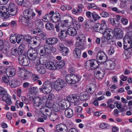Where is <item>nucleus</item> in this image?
Returning a JSON list of instances; mask_svg holds the SVG:
<instances>
[{
    "instance_id": "nucleus-15",
    "label": "nucleus",
    "mask_w": 132,
    "mask_h": 132,
    "mask_svg": "<svg viewBox=\"0 0 132 132\" xmlns=\"http://www.w3.org/2000/svg\"><path fill=\"white\" fill-rule=\"evenodd\" d=\"M46 68L47 69L52 70H55L56 69L55 63L52 61H46L44 64Z\"/></svg>"
},
{
    "instance_id": "nucleus-19",
    "label": "nucleus",
    "mask_w": 132,
    "mask_h": 132,
    "mask_svg": "<svg viewBox=\"0 0 132 132\" xmlns=\"http://www.w3.org/2000/svg\"><path fill=\"white\" fill-rule=\"evenodd\" d=\"M72 18L70 16L67 19L64 21L62 22L61 26L62 27H68L73 23Z\"/></svg>"
},
{
    "instance_id": "nucleus-42",
    "label": "nucleus",
    "mask_w": 132,
    "mask_h": 132,
    "mask_svg": "<svg viewBox=\"0 0 132 132\" xmlns=\"http://www.w3.org/2000/svg\"><path fill=\"white\" fill-rule=\"evenodd\" d=\"M57 130L59 132H67L68 130L67 127L64 124H63L62 127L60 128L59 129L57 128Z\"/></svg>"
},
{
    "instance_id": "nucleus-49",
    "label": "nucleus",
    "mask_w": 132,
    "mask_h": 132,
    "mask_svg": "<svg viewBox=\"0 0 132 132\" xmlns=\"http://www.w3.org/2000/svg\"><path fill=\"white\" fill-rule=\"evenodd\" d=\"M60 51H61V53L63 55L66 56L68 54V49L67 47H65Z\"/></svg>"
},
{
    "instance_id": "nucleus-58",
    "label": "nucleus",
    "mask_w": 132,
    "mask_h": 132,
    "mask_svg": "<svg viewBox=\"0 0 132 132\" xmlns=\"http://www.w3.org/2000/svg\"><path fill=\"white\" fill-rule=\"evenodd\" d=\"M18 49L17 48L13 49L11 50V53L12 55L15 56L18 55Z\"/></svg>"
},
{
    "instance_id": "nucleus-4",
    "label": "nucleus",
    "mask_w": 132,
    "mask_h": 132,
    "mask_svg": "<svg viewBox=\"0 0 132 132\" xmlns=\"http://www.w3.org/2000/svg\"><path fill=\"white\" fill-rule=\"evenodd\" d=\"M27 55L30 59L34 60L37 57V52L35 48H33L32 46H30L27 52Z\"/></svg>"
},
{
    "instance_id": "nucleus-25",
    "label": "nucleus",
    "mask_w": 132,
    "mask_h": 132,
    "mask_svg": "<svg viewBox=\"0 0 132 132\" xmlns=\"http://www.w3.org/2000/svg\"><path fill=\"white\" fill-rule=\"evenodd\" d=\"M58 41L57 38L55 37H51L47 39L45 42L51 45H54L57 43Z\"/></svg>"
},
{
    "instance_id": "nucleus-23",
    "label": "nucleus",
    "mask_w": 132,
    "mask_h": 132,
    "mask_svg": "<svg viewBox=\"0 0 132 132\" xmlns=\"http://www.w3.org/2000/svg\"><path fill=\"white\" fill-rule=\"evenodd\" d=\"M76 45L78 46H79L81 45L82 43L84 42L85 40V35L82 34L80 35L79 37L76 38Z\"/></svg>"
},
{
    "instance_id": "nucleus-29",
    "label": "nucleus",
    "mask_w": 132,
    "mask_h": 132,
    "mask_svg": "<svg viewBox=\"0 0 132 132\" xmlns=\"http://www.w3.org/2000/svg\"><path fill=\"white\" fill-rule=\"evenodd\" d=\"M67 99L69 102L73 103L77 102L78 101V99L77 97L73 95L68 96Z\"/></svg>"
},
{
    "instance_id": "nucleus-50",
    "label": "nucleus",
    "mask_w": 132,
    "mask_h": 132,
    "mask_svg": "<svg viewBox=\"0 0 132 132\" xmlns=\"http://www.w3.org/2000/svg\"><path fill=\"white\" fill-rule=\"evenodd\" d=\"M16 35L12 34L10 37V40L12 43H14L16 42Z\"/></svg>"
},
{
    "instance_id": "nucleus-2",
    "label": "nucleus",
    "mask_w": 132,
    "mask_h": 132,
    "mask_svg": "<svg viewBox=\"0 0 132 132\" xmlns=\"http://www.w3.org/2000/svg\"><path fill=\"white\" fill-rule=\"evenodd\" d=\"M0 95L2 96V100L5 102L8 105H10L12 103L11 98L6 90L3 87L0 86Z\"/></svg>"
},
{
    "instance_id": "nucleus-34",
    "label": "nucleus",
    "mask_w": 132,
    "mask_h": 132,
    "mask_svg": "<svg viewBox=\"0 0 132 132\" xmlns=\"http://www.w3.org/2000/svg\"><path fill=\"white\" fill-rule=\"evenodd\" d=\"M24 39L25 41L28 43L29 47L32 46V39L31 38V36L28 35H25L24 37Z\"/></svg>"
},
{
    "instance_id": "nucleus-24",
    "label": "nucleus",
    "mask_w": 132,
    "mask_h": 132,
    "mask_svg": "<svg viewBox=\"0 0 132 132\" xmlns=\"http://www.w3.org/2000/svg\"><path fill=\"white\" fill-rule=\"evenodd\" d=\"M112 32H110V33H109V34L105 36V37L108 40V43L110 45H113L115 44L114 39L112 38L113 37Z\"/></svg>"
},
{
    "instance_id": "nucleus-37",
    "label": "nucleus",
    "mask_w": 132,
    "mask_h": 132,
    "mask_svg": "<svg viewBox=\"0 0 132 132\" xmlns=\"http://www.w3.org/2000/svg\"><path fill=\"white\" fill-rule=\"evenodd\" d=\"M68 34V31L62 30L61 32L59 34V37L61 39H63L67 37Z\"/></svg>"
},
{
    "instance_id": "nucleus-7",
    "label": "nucleus",
    "mask_w": 132,
    "mask_h": 132,
    "mask_svg": "<svg viewBox=\"0 0 132 132\" xmlns=\"http://www.w3.org/2000/svg\"><path fill=\"white\" fill-rule=\"evenodd\" d=\"M99 65L98 62L95 60H92L87 61L85 63V66L88 67L92 69L97 68Z\"/></svg>"
},
{
    "instance_id": "nucleus-40",
    "label": "nucleus",
    "mask_w": 132,
    "mask_h": 132,
    "mask_svg": "<svg viewBox=\"0 0 132 132\" xmlns=\"http://www.w3.org/2000/svg\"><path fill=\"white\" fill-rule=\"evenodd\" d=\"M51 45L46 43L44 45V48L46 50V53L48 54L50 53V49Z\"/></svg>"
},
{
    "instance_id": "nucleus-53",
    "label": "nucleus",
    "mask_w": 132,
    "mask_h": 132,
    "mask_svg": "<svg viewBox=\"0 0 132 132\" xmlns=\"http://www.w3.org/2000/svg\"><path fill=\"white\" fill-rule=\"evenodd\" d=\"M16 42H17L18 44L20 43L21 41L23 40L22 36H21L20 35H18V36H16Z\"/></svg>"
},
{
    "instance_id": "nucleus-17",
    "label": "nucleus",
    "mask_w": 132,
    "mask_h": 132,
    "mask_svg": "<svg viewBox=\"0 0 132 132\" xmlns=\"http://www.w3.org/2000/svg\"><path fill=\"white\" fill-rule=\"evenodd\" d=\"M6 69V73L7 76L12 77L15 75L16 70L14 67L12 66Z\"/></svg>"
},
{
    "instance_id": "nucleus-56",
    "label": "nucleus",
    "mask_w": 132,
    "mask_h": 132,
    "mask_svg": "<svg viewBox=\"0 0 132 132\" xmlns=\"http://www.w3.org/2000/svg\"><path fill=\"white\" fill-rule=\"evenodd\" d=\"M124 38H126V39L130 41H131L132 40V32H129L128 33V36H125Z\"/></svg>"
},
{
    "instance_id": "nucleus-18",
    "label": "nucleus",
    "mask_w": 132,
    "mask_h": 132,
    "mask_svg": "<svg viewBox=\"0 0 132 132\" xmlns=\"http://www.w3.org/2000/svg\"><path fill=\"white\" fill-rule=\"evenodd\" d=\"M16 6L15 4L13 3H10L8 6V13L12 16L15 15L16 14V12L15 11Z\"/></svg>"
},
{
    "instance_id": "nucleus-10",
    "label": "nucleus",
    "mask_w": 132,
    "mask_h": 132,
    "mask_svg": "<svg viewBox=\"0 0 132 132\" xmlns=\"http://www.w3.org/2000/svg\"><path fill=\"white\" fill-rule=\"evenodd\" d=\"M50 104L51 105H48L47 103H46V107H42L41 108L40 111L42 114L44 115H45V114L48 116L50 115L52 111V110L50 109L52 107V104Z\"/></svg>"
},
{
    "instance_id": "nucleus-59",
    "label": "nucleus",
    "mask_w": 132,
    "mask_h": 132,
    "mask_svg": "<svg viewBox=\"0 0 132 132\" xmlns=\"http://www.w3.org/2000/svg\"><path fill=\"white\" fill-rule=\"evenodd\" d=\"M121 21V23L124 25H126L128 23V20L126 18H122Z\"/></svg>"
},
{
    "instance_id": "nucleus-21",
    "label": "nucleus",
    "mask_w": 132,
    "mask_h": 132,
    "mask_svg": "<svg viewBox=\"0 0 132 132\" xmlns=\"http://www.w3.org/2000/svg\"><path fill=\"white\" fill-rule=\"evenodd\" d=\"M101 27L100 32L106 35V36L108 35L109 33H110V32H112L108 29L106 25H101Z\"/></svg>"
},
{
    "instance_id": "nucleus-57",
    "label": "nucleus",
    "mask_w": 132,
    "mask_h": 132,
    "mask_svg": "<svg viewBox=\"0 0 132 132\" xmlns=\"http://www.w3.org/2000/svg\"><path fill=\"white\" fill-rule=\"evenodd\" d=\"M100 15L102 17L104 18L109 17L110 15L108 13L105 12H102L101 13Z\"/></svg>"
},
{
    "instance_id": "nucleus-27",
    "label": "nucleus",
    "mask_w": 132,
    "mask_h": 132,
    "mask_svg": "<svg viewBox=\"0 0 132 132\" xmlns=\"http://www.w3.org/2000/svg\"><path fill=\"white\" fill-rule=\"evenodd\" d=\"M73 55L74 57L76 58L80 57L81 55V50L79 48H76L73 51Z\"/></svg>"
},
{
    "instance_id": "nucleus-36",
    "label": "nucleus",
    "mask_w": 132,
    "mask_h": 132,
    "mask_svg": "<svg viewBox=\"0 0 132 132\" xmlns=\"http://www.w3.org/2000/svg\"><path fill=\"white\" fill-rule=\"evenodd\" d=\"M35 24L38 28L42 29L44 28V24L42 21L40 20H37L35 22Z\"/></svg>"
},
{
    "instance_id": "nucleus-46",
    "label": "nucleus",
    "mask_w": 132,
    "mask_h": 132,
    "mask_svg": "<svg viewBox=\"0 0 132 132\" xmlns=\"http://www.w3.org/2000/svg\"><path fill=\"white\" fill-rule=\"evenodd\" d=\"M101 25L99 23H96L93 28V30L95 31L100 32Z\"/></svg>"
},
{
    "instance_id": "nucleus-48",
    "label": "nucleus",
    "mask_w": 132,
    "mask_h": 132,
    "mask_svg": "<svg viewBox=\"0 0 132 132\" xmlns=\"http://www.w3.org/2000/svg\"><path fill=\"white\" fill-rule=\"evenodd\" d=\"M92 15L93 18L95 21L101 18V17L97 14L94 12L92 13Z\"/></svg>"
},
{
    "instance_id": "nucleus-20",
    "label": "nucleus",
    "mask_w": 132,
    "mask_h": 132,
    "mask_svg": "<svg viewBox=\"0 0 132 132\" xmlns=\"http://www.w3.org/2000/svg\"><path fill=\"white\" fill-rule=\"evenodd\" d=\"M84 5L81 4H78L77 7L78 9L77 10L73 9L72 10V13L75 15H78L81 13L82 12V9L84 8Z\"/></svg>"
},
{
    "instance_id": "nucleus-13",
    "label": "nucleus",
    "mask_w": 132,
    "mask_h": 132,
    "mask_svg": "<svg viewBox=\"0 0 132 132\" xmlns=\"http://www.w3.org/2000/svg\"><path fill=\"white\" fill-rule=\"evenodd\" d=\"M96 88V85L95 84L91 83L87 86L85 92L88 94H92L95 91Z\"/></svg>"
},
{
    "instance_id": "nucleus-51",
    "label": "nucleus",
    "mask_w": 132,
    "mask_h": 132,
    "mask_svg": "<svg viewBox=\"0 0 132 132\" xmlns=\"http://www.w3.org/2000/svg\"><path fill=\"white\" fill-rule=\"evenodd\" d=\"M47 93L48 94L46 95V97L47 100H52L54 98V96L53 94L50 93Z\"/></svg>"
},
{
    "instance_id": "nucleus-35",
    "label": "nucleus",
    "mask_w": 132,
    "mask_h": 132,
    "mask_svg": "<svg viewBox=\"0 0 132 132\" xmlns=\"http://www.w3.org/2000/svg\"><path fill=\"white\" fill-rule=\"evenodd\" d=\"M65 80L69 84H73L72 74L67 75L66 76Z\"/></svg>"
},
{
    "instance_id": "nucleus-54",
    "label": "nucleus",
    "mask_w": 132,
    "mask_h": 132,
    "mask_svg": "<svg viewBox=\"0 0 132 132\" xmlns=\"http://www.w3.org/2000/svg\"><path fill=\"white\" fill-rule=\"evenodd\" d=\"M9 77V76H7V77L5 76H3L2 77V79L4 82L7 83L10 80Z\"/></svg>"
},
{
    "instance_id": "nucleus-61",
    "label": "nucleus",
    "mask_w": 132,
    "mask_h": 132,
    "mask_svg": "<svg viewBox=\"0 0 132 132\" xmlns=\"http://www.w3.org/2000/svg\"><path fill=\"white\" fill-rule=\"evenodd\" d=\"M39 35L41 38L43 40H44L47 38V35L44 33H40Z\"/></svg>"
},
{
    "instance_id": "nucleus-31",
    "label": "nucleus",
    "mask_w": 132,
    "mask_h": 132,
    "mask_svg": "<svg viewBox=\"0 0 132 132\" xmlns=\"http://www.w3.org/2000/svg\"><path fill=\"white\" fill-rule=\"evenodd\" d=\"M64 104H64H61L59 106L60 107L59 108L57 107L54 104L52 106L53 108L54 109V110L56 112H57L59 111V109L62 110H64L65 109H67V108L65 106Z\"/></svg>"
},
{
    "instance_id": "nucleus-41",
    "label": "nucleus",
    "mask_w": 132,
    "mask_h": 132,
    "mask_svg": "<svg viewBox=\"0 0 132 132\" xmlns=\"http://www.w3.org/2000/svg\"><path fill=\"white\" fill-rule=\"evenodd\" d=\"M58 14L59 15H54V16L52 15L51 16V19L53 21V22H57L60 19V15L59 13H58Z\"/></svg>"
},
{
    "instance_id": "nucleus-5",
    "label": "nucleus",
    "mask_w": 132,
    "mask_h": 132,
    "mask_svg": "<svg viewBox=\"0 0 132 132\" xmlns=\"http://www.w3.org/2000/svg\"><path fill=\"white\" fill-rule=\"evenodd\" d=\"M66 86L67 84L65 81L63 80L60 79L55 82L54 87L55 90L60 91Z\"/></svg>"
},
{
    "instance_id": "nucleus-47",
    "label": "nucleus",
    "mask_w": 132,
    "mask_h": 132,
    "mask_svg": "<svg viewBox=\"0 0 132 132\" xmlns=\"http://www.w3.org/2000/svg\"><path fill=\"white\" fill-rule=\"evenodd\" d=\"M72 76L73 83L75 84L78 82L79 80V78L77 75L72 74Z\"/></svg>"
},
{
    "instance_id": "nucleus-8",
    "label": "nucleus",
    "mask_w": 132,
    "mask_h": 132,
    "mask_svg": "<svg viewBox=\"0 0 132 132\" xmlns=\"http://www.w3.org/2000/svg\"><path fill=\"white\" fill-rule=\"evenodd\" d=\"M33 101L35 106L39 107L44 105L46 103L45 100L43 98L36 97L33 98Z\"/></svg>"
},
{
    "instance_id": "nucleus-32",
    "label": "nucleus",
    "mask_w": 132,
    "mask_h": 132,
    "mask_svg": "<svg viewBox=\"0 0 132 132\" xmlns=\"http://www.w3.org/2000/svg\"><path fill=\"white\" fill-rule=\"evenodd\" d=\"M55 65L56 67V69H61L63 67L65 64V62L64 60L61 61H57L55 63Z\"/></svg>"
},
{
    "instance_id": "nucleus-6",
    "label": "nucleus",
    "mask_w": 132,
    "mask_h": 132,
    "mask_svg": "<svg viewBox=\"0 0 132 132\" xmlns=\"http://www.w3.org/2000/svg\"><path fill=\"white\" fill-rule=\"evenodd\" d=\"M26 55H22L18 57V61L19 63L23 66H27L30 63L29 59L27 58Z\"/></svg>"
},
{
    "instance_id": "nucleus-26",
    "label": "nucleus",
    "mask_w": 132,
    "mask_h": 132,
    "mask_svg": "<svg viewBox=\"0 0 132 132\" xmlns=\"http://www.w3.org/2000/svg\"><path fill=\"white\" fill-rule=\"evenodd\" d=\"M79 98L81 101H86L89 98V95L86 92H85L80 94Z\"/></svg>"
},
{
    "instance_id": "nucleus-1",
    "label": "nucleus",
    "mask_w": 132,
    "mask_h": 132,
    "mask_svg": "<svg viewBox=\"0 0 132 132\" xmlns=\"http://www.w3.org/2000/svg\"><path fill=\"white\" fill-rule=\"evenodd\" d=\"M23 16H20L19 21L26 26H28L29 24L31 25L29 23V21L31 20L35 15V14L34 12L32 10L30 9L25 10L23 12Z\"/></svg>"
},
{
    "instance_id": "nucleus-60",
    "label": "nucleus",
    "mask_w": 132,
    "mask_h": 132,
    "mask_svg": "<svg viewBox=\"0 0 132 132\" xmlns=\"http://www.w3.org/2000/svg\"><path fill=\"white\" fill-rule=\"evenodd\" d=\"M65 47L64 46L63 44L62 43H60L57 46L58 48L59 51H61Z\"/></svg>"
},
{
    "instance_id": "nucleus-43",
    "label": "nucleus",
    "mask_w": 132,
    "mask_h": 132,
    "mask_svg": "<svg viewBox=\"0 0 132 132\" xmlns=\"http://www.w3.org/2000/svg\"><path fill=\"white\" fill-rule=\"evenodd\" d=\"M50 119L51 121H54L58 118V116L57 113H54L50 114Z\"/></svg>"
},
{
    "instance_id": "nucleus-44",
    "label": "nucleus",
    "mask_w": 132,
    "mask_h": 132,
    "mask_svg": "<svg viewBox=\"0 0 132 132\" xmlns=\"http://www.w3.org/2000/svg\"><path fill=\"white\" fill-rule=\"evenodd\" d=\"M110 21L113 25L116 27H117L119 24V21L116 19H111L110 20Z\"/></svg>"
},
{
    "instance_id": "nucleus-45",
    "label": "nucleus",
    "mask_w": 132,
    "mask_h": 132,
    "mask_svg": "<svg viewBox=\"0 0 132 132\" xmlns=\"http://www.w3.org/2000/svg\"><path fill=\"white\" fill-rule=\"evenodd\" d=\"M44 48L40 51V54L41 56H43V57H46L48 56V54Z\"/></svg>"
},
{
    "instance_id": "nucleus-38",
    "label": "nucleus",
    "mask_w": 132,
    "mask_h": 132,
    "mask_svg": "<svg viewBox=\"0 0 132 132\" xmlns=\"http://www.w3.org/2000/svg\"><path fill=\"white\" fill-rule=\"evenodd\" d=\"M32 39V45H33V44L36 45H39L40 44L41 39L39 37H36Z\"/></svg>"
},
{
    "instance_id": "nucleus-9",
    "label": "nucleus",
    "mask_w": 132,
    "mask_h": 132,
    "mask_svg": "<svg viewBox=\"0 0 132 132\" xmlns=\"http://www.w3.org/2000/svg\"><path fill=\"white\" fill-rule=\"evenodd\" d=\"M101 67H104L107 69L112 70L114 69L115 65L114 62L111 60L106 61L104 63L101 64Z\"/></svg>"
},
{
    "instance_id": "nucleus-33",
    "label": "nucleus",
    "mask_w": 132,
    "mask_h": 132,
    "mask_svg": "<svg viewBox=\"0 0 132 132\" xmlns=\"http://www.w3.org/2000/svg\"><path fill=\"white\" fill-rule=\"evenodd\" d=\"M36 69L38 72L40 74H43L46 72V69L43 66H37L36 67Z\"/></svg>"
},
{
    "instance_id": "nucleus-12",
    "label": "nucleus",
    "mask_w": 132,
    "mask_h": 132,
    "mask_svg": "<svg viewBox=\"0 0 132 132\" xmlns=\"http://www.w3.org/2000/svg\"><path fill=\"white\" fill-rule=\"evenodd\" d=\"M104 73V68L102 67H100L98 69L96 73L95 74V76L97 79H101L103 77Z\"/></svg>"
},
{
    "instance_id": "nucleus-28",
    "label": "nucleus",
    "mask_w": 132,
    "mask_h": 132,
    "mask_svg": "<svg viewBox=\"0 0 132 132\" xmlns=\"http://www.w3.org/2000/svg\"><path fill=\"white\" fill-rule=\"evenodd\" d=\"M68 33L70 35L74 36L77 33V32L75 28L73 27H70L69 28L67 29Z\"/></svg>"
},
{
    "instance_id": "nucleus-22",
    "label": "nucleus",
    "mask_w": 132,
    "mask_h": 132,
    "mask_svg": "<svg viewBox=\"0 0 132 132\" xmlns=\"http://www.w3.org/2000/svg\"><path fill=\"white\" fill-rule=\"evenodd\" d=\"M123 48L126 50H128L131 48L130 41L126 39V38H123Z\"/></svg>"
},
{
    "instance_id": "nucleus-14",
    "label": "nucleus",
    "mask_w": 132,
    "mask_h": 132,
    "mask_svg": "<svg viewBox=\"0 0 132 132\" xmlns=\"http://www.w3.org/2000/svg\"><path fill=\"white\" fill-rule=\"evenodd\" d=\"M0 12L2 16L4 18H9L10 15L8 13H9L8 9L6 7L2 6H0Z\"/></svg>"
},
{
    "instance_id": "nucleus-16",
    "label": "nucleus",
    "mask_w": 132,
    "mask_h": 132,
    "mask_svg": "<svg viewBox=\"0 0 132 132\" xmlns=\"http://www.w3.org/2000/svg\"><path fill=\"white\" fill-rule=\"evenodd\" d=\"M114 34L117 39H121L123 37V31L120 28H115L114 29Z\"/></svg>"
},
{
    "instance_id": "nucleus-39",
    "label": "nucleus",
    "mask_w": 132,
    "mask_h": 132,
    "mask_svg": "<svg viewBox=\"0 0 132 132\" xmlns=\"http://www.w3.org/2000/svg\"><path fill=\"white\" fill-rule=\"evenodd\" d=\"M19 82L16 79H13L10 84L12 87H15L19 85Z\"/></svg>"
},
{
    "instance_id": "nucleus-30",
    "label": "nucleus",
    "mask_w": 132,
    "mask_h": 132,
    "mask_svg": "<svg viewBox=\"0 0 132 132\" xmlns=\"http://www.w3.org/2000/svg\"><path fill=\"white\" fill-rule=\"evenodd\" d=\"M64 114L66 117L68 118H71L73 116V112L71 109L67 108L65 110Z\"/></svg>"
},
{
    "instance_id": "nucleus-63",
    "label": "nucleus",
    "mask_w": 132,
    "mask_h": 132,
    "mask_svg": "<svg viewBox=\"0 0 132 132\" xmlns=\"http://www.w3.org/2000/svg\"><path fill=\"white\" fill-rule=\"evenodd\" d=\"M68 72L69 73L74 74L75 72V70L73 67H71L69 68Z\"/></svg>"
},
{
    "instance_id": "nucleus-55",
    "label": "nucleus",
    "mask_w": 132,
    "mask_h": 132,
    "mask_svg": "<svg viewBox=\"0 0 132 132\" xmlns=\"http://www.w3.org/2000/svg\"><path fill=\"white\" fill-rule=\"evenodd\" d=\"M24 78H22L21 80H26L29 79V73L28 72H26L24 74Z\"/></svg>"
},
{
    "instance_id": "nucleus-3",
    "label": "nucleus",
    "mask_w": 132,
    "mask_h": 132,
    "mask_svg": "<svg viewBox=\"0 0 132 132\" xmlns=\"http://www.w3.org/2000/svg\"><path fill=\"white\" fill-rule=\"evenodd\" d=\"M52 89V85L50 82L48 81L45 82L43 84L42 87L39 88L40 91L45 94L50 93Z\"/></svg>"
},
{
    "instance_id": "nucleus-11",
    "label": "nucleus",
    "mask_w": 132,
    "mask_h": 132,
    "mask_svg": "<svg viewBox=\"0 0 132 132\" xmlns=\"http://www.w3.org/2000/svg\"><path fill=\"white\" fill-rule=\"evenodd\" d=\"M97 59L98 58L100 62L103 64L107 60V57L105 54L102 51L99 52L97 56Z\"/></svg>"
},
{
    "instance_id": "nucleus-64",
    "label": "nucleus",
    "mask_w": 132,
    "mask_h": 132,
    "mask_svg": "<svg viewBox=\"0 0 132 132\" xmlns=\"http://www.w3.org/2000/svg\"><path fill=\"white\" fill-rule=\"evenodd\" d=\"M108 126V125L106 123H103L100 125V127L102 129H104L106 128Z\"/></svg>"
},
{
    "instance_id": "nucleus-62",
    "label": "nucleus",
    "mask_w": 132,
    "mask_h": 132,
    "mask_svg": "<svg viewBox=\"0 0 132 132\" xmlns=\"http://www.w3.org/2000/svg\"><path fill=\"white\" fill-rule=\"evenodd\" d=\"M89 25L87 21H85L83 24V27L86 29H87L88 28Z\"/></svg>"
},
{
    "instance_id": "nucleus-52",
    "label": "nucleus",
    "mask_w": 132,
    "mask_h": 132,
    "mask_svg": "<svg viewBox=\"0 0 132 132\" xmlns=\"http://www.w3.org/2000/svg\"><path fill=\"white\" fill-rule=\"evenodd\" d=\"M6 70V68L3 66H0V76L4 74Z\"/></svg>"
}]
</instances>
